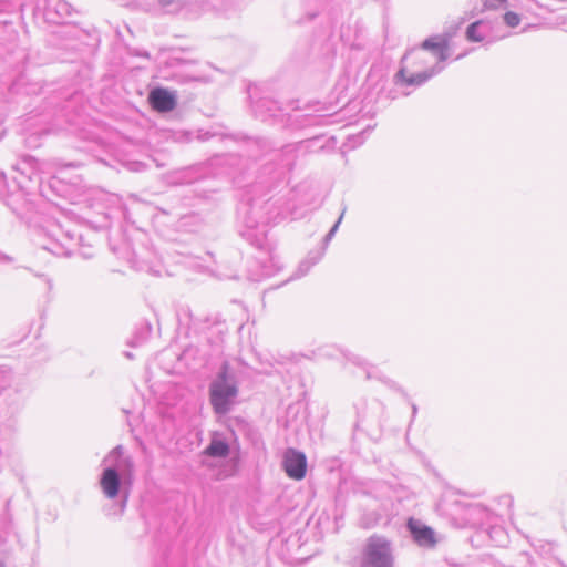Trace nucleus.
<instances>
[{
    "instance_id": "f257e3e1",
    "label": "nucleus",
    "mask_w": 567,
    "mask_h": 567,
    "mask_svg": "<svg viewBox=\"0 0 567 567\" xmlns=\"http://www.w3.org/2000/svg\"><path fill=\"white\" fill-rule=\"evenodd\" d=\"M100 477L101 489L105 497L114 499L120 497V503L109 509L107 515H122L126 508L134 463L130 456L124 455L122 445L115 446L104 458Z\"/></svg>"
},
{
    "instance_id": "f03ea898",
    "label": "nucleus",
    "mask_w": 567,
    "mask_h": 567,
    "mask_svg": "<svg viewBox=\"0 0 567 567\" xmlns=\"http://www.w3.org/2000/svg\"><path fill=\"white\" fill-rule=\"evenodd\" d=\"M425 52H430L436 59L435 65L409 74L406 68L401 66L395 74V83L398 85L421 86L431 78L439 74L444 69L443 62L449 58V39L446 37H430L425 39L419 49H411L404 54L402 63L410 59H417L422 64H426Z\"/></svg>"
},
{
    "instance_id": "7ed1b4c3",
    "label": "nucleus",
    "mask_w": 567,
    "mask_h": 567,
    "mask_svg": "<svg viewBox=\"0 0 567 567\" xmlns=\"http://www.w3.org/2000/svg\"><path fill=\"white\" fill-rule=\"evenodd\" d=\"M252 111L255 116L262 122L291 128L326 125L331 116V114H320L321 107H316L313 113L303 112L299 109H293L291 113H288L277 101L267 97L257 101Z\"/></svg>"
},
{
    "instance_id": "20e7f679",
    "label": "nucleus",
    "mask_w": 567,
    "mask_h": 567,
    "mask_svg": "<svg viewBox=\"0 0 567 567\" xmlns=\"http://www.w3.org/2000/svg\"><path fill=\"white\" fill-rule=\"evenodd\" d=\"M272 204L267 202L264 206L256 204L246 206L241 213L243 229L240 235L258 249H268V224L284 216L282 212L276 215L270 213Z\"/></svg>"
},
{
    "instance_id": "39448f33",
    "label": "nucleus",
    "mask_w": 567,
    "mask_h": 567,
    "mask_svg": "<svg viewBox=\"0 0 567 567\" xmlns=\"http://www.w3.org/2000/svg\"><path fill=\"white\" fill-rule=\"evenodd\" d=\"M82 236L74 227L50 223L39 231V245L55 256H70L80 246Z\"/></svg>"
},
{
    "instance_id": "423d86ee",
    "label": "nucleus",
    "mask_w": 567,
    "mask_h": 567,
    "mask_svg": "<svg viewBox=\"0 0 567 567\" xmlns=\"http://www.w3.org/2000/svg\"><path fill=\"white\" fill-rule=\"evenodd\" d=\"M238 394L235 379L229 375L228 365L223 364L217 377L209 385V401L216 414L225 415L230 410Z\"/></svg>"
},
{
    "instance_id": "0eeeda50",
    "label": "nucleus",
    "mask_w": 567,
    "mask_h": 567,
    "mask_svg": "<svg viewBox=\"0 0 567 567\" xmlns=\"http://www.w3.org/2000/svg\"><path fill=\"white\" fill-rule=\"evenodd\" d=\"M360 567H394L392 543L384 536L371 535L362 547Z\"/></svg>"
},
{
    "instance_id": "6e6552de",
    "label": "nucleus",
    "mask_w": 567,
    "mask_h": 567,
    "mask_svg": "<svg viewBox=\"0 0 567 567\" xmlns=\"http://www.w3.org/2000/svg\"><path fill=\"white\" fill-rule=\"evenodd\" d=\"M406 528L419 547L433 549L436 546L439 542L436 533L422 520L411 517L406 523Z\"/></svg>"
},
{
    "instance_id": "1a4fd4ad",
    "label": "nucleus",
    "mask_w": 567,
    "mask_h": 567,
    "mask_svg": "<svg viewBox=\"0 0 567 567\" xmlns=\"http://www.w3.org/2000/svg\"><path fill=\"white\" fill-rule=\"evenodd\" d=\"M284 468L293 480H301L306 475L307 460L303 453L289 449L284 456Z\"/></svg>"
},
{
    "instance_id": "9d476101",
    "label": "nucleus",
    "mask_w": 567,
    "mask_h": 567,
    "mask_svg": "<svg viewBox=\"0 0 567 567\" xmlns=\"http://www.w3.org/2000/svg\"><path fill=\"white\" fill-rule=\"evenodd\" d=\"M148 101L152 107L158 112H169L176 105L175 95L163 87L152 90L148 95Z\"/></svg>"
},
{
    "instance_id": "9b49d317",
    "label": "nucleus",
    "mask_w": 567,
    "mask_h": 567,
    "mask_svg": "<svg viewBox=\"0 0 567 567\" xmlns=\"http://www.w3.org/2000/svg\"><path fill=\"white\" fill-rule=\"evenodd\" d=\"M45 14L50 20L59 22L71 16V6L65 0H47Z\"/></svg>"
},
{
    "instance_id": "f8f14e48",
    "label": "nucleus",
    "mask_w": 567,
    "mask_h": 567,
    "mask_svg": "<svg viewBox=\"0 0 567 567\" xmlns=\"http://www.w3.org/2000/svg\"><path fill=\"white\" fill-rule=\"evenodd\" d=\"M230 447L228 442L220 434L214 433L210 443L204 453L210 457L225 458L229 455Z\"/></svg>"
},
{
    "instance_id": "ddd939ff",
    "label": "nucleus",
    "mask_w": 567,
    "mask_h": 567,
    "mask_svg": "<svg viewBox=\"0 0 567 567\" xmlns=\"http://www.w3.org/2000/svg\"><path fill=\"white\" fill-rule=\"evenodd\" d=\"M351 360L354 364L364 367L367 379H378V380L382 381L383 383H385L386 385H389L391 389H393L402 394H405L404 390L396 382H394L390 379L383 378L375 367L367 364L359 355H353L351 358Z\"/></svg>"
},
{
    "instance_id": "4468645a",
    "label": "nucleus",
    "mask_w": 567,
    "mask_h": 567,
    "mask_svg": "<svg viewBox=\"0 0 567 567\" xmlns=\"http://www.w3.org/2000/svg\"><path fill=\"white\" fill-rule=\"evenodd\" d=\"M19 409L18 406H13L6 419V424L0 427V440H7L12 436V434L16 431V420L14 416L17 415Z\"/></svg>"
},
{
    "instance_id": "2eb2a0df",
    "label": "nucleus",
    "mask_w": 567,
    "mask_h": 567,
    "mask_svg": "<svg viewBox=\"0 0 567 567\" xmlns=\"http://www.w3.org/2000/svg\"><path fill=\"white\" fill-rule=\"evenodd\" d=\"M189 0H157L159 8L165 13H177Z\"/></svg>"
},
{
    "instance_id": "dca6fc26",
    "label": "nucleus",
    "mask_w": 567,
    "mask_h": 567,
    "mask_svg": "<svg viewBox=\"0 0 567 567\" xmlns=\"http://www.w3.org/2000/svg\"><path fill=\"white\" fill-rule=\"evenodd\" d=\"M484 25L483 21H475L467 27L466 38L473 42H481L485 39V34L480 31Z\"/></svg>"
},
{
    "instance_id": "f3484780",
    "label": "nucleus",
    "mask_w": 567,
    "mask_h": 567,
    "mask_svg": "<svg viewBox=\"0 0 567 567\" xmlns=\"http://www.w3.org/2000/svg\"><path fill=\"white\" fill-rule=\"evenodd\" d=\"M504 21L508 27L515 28L519 24L520 18L517 13L508 11L504 14Z\"/></svg>"
},
{
    "instance_id": "a211bd4d",
    "label": "nucleus",
    "mask_w": 567,
    "mask_h": 567,
    "mask_svg": "<svg viewBox=\"0 0 567 567\" xmlns=\"http://www.w3.org/2000/svg\"><path fill=\"white\" fill-rule=\"evenodd\" d=\"M317 261L318 259L302 261L298 267L296 277L299 278L305 276Z\"/></svg>"
},
{
    "instance_id": "6ab92c4d",
    "label": "nucleus",
    "mask_w": 567,
    "mask_h": 567,
    "mask_svg": "<svg viewBox=\"0 0 567 567\" xmlns=\"http://www.w3.org/2000/svg\"><path fill=\"white\" fill-rule=\"evenodd\" d=\"M344 210H342V214L340 215V217L338 218V220L334 223V225L332 226V228L329 230V233L326 235L324 237V244H328L332 238L333 236L336 235L341 221H342V218H343V215H344Z\"/></svg>"
},
{
    "instance_id": "aec40b11",
    "label": "nucleus",
    "mask_w": 567,
    "mask_h": 567,
    "mask_svg": "<svg viewBox=\"0 0 567 567\" xmlns=\"http://www.w3.org/2000/svg\"><path fill=\"white\" fill-rule=\"evenodd\" d=\"M506 0H483V10H493L503 6Z\"/></svg>"
},
{
    "instance_id": "412c9836",
    "label": "nucleus",
    "mask_w": 567,
    "mask_h": 567,
    "mask_svg": "<svg viewBox=\"0 0 567 567\" xmlns=\"http://www.w3.org/2000/svg\"><path fill=\"white\" fill-rule=\"evenodd\" d=\"M319 141L318 137H315V138H309V140H306V141H302L298 144V148H305V150H308L310 147H313L317 142Z\"/></svg>"
},
{
    "instance_id": "4be33fe9",
    "label": "nucleus",
    "mask_w": 567,
    "mask_h": 567,
    "mask_svg": "<svg viewBox=\"0 0 567 567\" xmlns=\"http://www.w3.org/2000/svg\"><path fill=\"white\" fill-rule=\"evenodd\" d=\"M13 10V3L10 0H0V13L11 12Z\"/></svg>"
},
{
    "instance_id": "5701e85b",
    "label": "nucleus",
    "mask_w": 567,
    "mask_h": 567,
    "mask_svg": "<svg viewBox=\"0 0 567 567\" xmlns=\"http://www.w3.org/2000/svg\"><path fill=\"white\" fill-rule=\"evenodd\" d=\"M467 511L470 512V514H474L476 512H481L482 508L478 505H470L467 506Z\"/></svg>"
},
{
    "instance_id": "b1692460",
    "label": "nucleus",
    "mask_w": 567,
    "mask_h": 567,
    "mask_svg": "<svg viewBox=\"0 0 567 567\" xmlns=\"http://www.w3.org/2000/svg\"><path fill=\"white\" fill-rule=\"evenodd\" d=\"M11 261H12L11 257L0 252V264H8Z\"/></svg>"
},
{
    "instance_id": "393cba45",
    "label": "nucleus",
    "mask_w": 567,
    "mask_h": 567,
    "mask_svg": "<svg viewBox=\"0 0 567 567\" xmlns=\"http://www.w3.org/2000/svg\"><path fill=\"white\" fill-rule=\"evenodd\" d=\"M43 280H44L45 285H47V289H48V290H51V288H52V281H51V279H50V278H48V277H45V276H43Z\"/></svg>"
},
{
    "instance_id": "a878e982",
    "label": "nucleus",
    "mask_w": 567,
    "mask_h": 567,
    "mask_svg": "<svg viewBox=\"0 0 567 567\" xmlns=\"http://www.w3.org/2000/svg\"><path fill=\"white\" fill-rule=\"evenodd\" d=\"M417 414V406L416 404L412 403V421L415 419Z\"/></svg>"
},
{
    "instance_id": "bb28decb",
    "label": "nucleus",
    "mask_w": 567,
    "mask_h": 567,
    "mask_svg": "<svg viewBox=\"0 0 567 567\" xmlns=\"http://www.w3.org/2000/svg\"><path fill=\"white\" fill-rule=\"evenodd\" d=\"M32 168H37L38 162L33 158L27 162Z\"/></svg>"
},
{
    "instance_id": "cd10ccee",
    "label": "nucleus",
    "mask_w": 567,
    "mask_h": 567,
    "mask_svg": "<svg viewBox=\"0 0 567 567\" xmlns=\"http://www.w3.org/2000/svg\"><path fill=\"white\" fill-rule=\"evenodd\" d=\"M292 148H293V146L288 145V146H286V147H285V151H286V152H290V151H292Z\"/></svg>"
},
{
    "instance_id": "c85d7f7f",
    "label": "nucleus",
    "mask_w": 567,
    "mask_h": 567,
    "mask_svg": "<svg viewBox=\"0 0 567 567\" xmlns=\"http://www.w3.org/2000/svg\"><path fill=\"white\" fill-rule=\"evenodd\" d=\"M0 176H1V178L4 181L6 176H4V173H3V172H1V173H0Z\"/></svg>"
},
{
    "instance_id": "c756f323",
    "label": "nucleus",
    "mask_w": 567,
    "mask_h": 567,
    "mask_svg": "<svg viewBox=\"0 0 567 567\" xmlns=\"http://www.w3.org/2000/svg\"><path fill=\"white\" fill-rule=\"evenodd\" d=\"M126 357H127V358H130V359H132V353L127 352V353H126Z\"/></svg>"
},
{
    "instance_id": "7c9ffc66",
    "label": "nucleus",
    "mask_w": 567,
    "mask_h": 567,
    "mask_svg": "<svg viewBox=\"0 0 567 567\" xmlns=\"http://www.w3.org/2000/svg\"><path fill=\"white\" fill-rule=\"evenodd\" d=\"M0 567H6V565L2 561H0Z\"/></svg>"
}]
</instances>
